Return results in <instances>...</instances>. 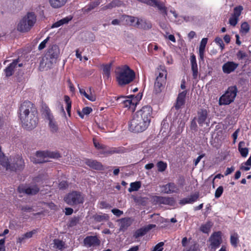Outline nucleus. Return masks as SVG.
Masks as SVG:
<instances>
[{
    "label": "nucleus",
    "instance_id": "nucleus-36",
    "mask_svg": "<svg viewBox=\"0 0 251 251\" xmlns=\"http://www.w3.org/2000/svg\"><path fill=\"white\" fill-rule=\"evenodd\" d=\"M64 100L67 103L66 110L69 116H71V101L69 97L65 96Z\"/></svg>",
    "mask_w": 251,
    "mask_h": 251
},
{
    "label": "nucleus",
    "instance_id": "nucleus-20",
    "mask_svg": "<svg viewBox=\"0 0 251 251\" xmlns=\"http://www.w3.org/2000/svg\"><path fill=\"white\" fill-rule=\"evenodd\" d=\"M186 93V91H184L178 94L176 103L174 106L176 110H178L182 105L184 104Z\"/></svg>",
    "mask_w": 251,
    "mask_h": 251
},
{
    "label": "nucleus",
    "instance_id": "nucleus-38",
    "mask_svg": "<svg viewBox=\"0 0 251 251\" xmlns=\"http://www.w3.org/2000/svg\"><path fill=\"white\" fill-rule=\"evenodd\" d=\"M47 178V176L45 174H40L38 175L37 176L35 177L34 179V180L35 182L37 183H43L44 180H46Z\"/></svg>",
    "mask_w": 251,
    "mask_h": 251
},
{
    "label": "nucleus",
    "instance_id": "nucleus-44",
    "mask_svg": "<svg viewBox=\"0 0 251 251\" xmlns=\"http://www.w3.org/2000/svg\"><path fill=\"white\" fill-rule=\"evenodd\" d=\"M191 69L193 72V77L194 79H196L198 75L197 64H192Z\"/></svg>",
    "mask_w": 251,
    "mask_h": 251
},
{
    "label": "nucleus",
    "instance_id": "nucleus-24",
    "mask_svg": "<svg viewBox=\"0 0 251 251\" xmlns=\"http://www.w3.org/2000/svg\"><path fill=\"white\" fill-rule=\"evenodd\" d=\"M85 163L88 166L94 169L98 170H103V166L100 162L96 160L87 159Z\"/></svg>",
    "mask_w": 251,
    "mask_h": 251
},
{
    "label": "nucleus",
    "instance_id": "nucleus-43",
    "mask_svg": "<svg viewBox=\"0 0 251 251\" xmlns=\"http://www.w3.org/2000/svg\"><path fill=\"white\" fill-rule=\"evenodd\" d=\"M93 218L94 220L98 222H100L101 221L107 220V216L105 215L96 214L93 216Z\"/></svg>",
    "mask_w": 251,
    "mask_h": 251
},
{
    "label": "nucleus",
    "instance_id": "nucleus-37",
    "mask_svg": "<svg viewBox=\"0 0 251 251\" xmlns=\"http://www.w3.org/2000/svg\"><path fill=\"white\" fill-rule=\"evenodd\" d=\"M54 246L59 250H62L64 248L65 243L62 240L54 239Z\"/></svg>",
    "mask_w": 251,
    "mask_h": 251
},
{
    "label": "nucleus",
    "instance_id": "nucleus-52",
    "mask_svg": "<svg viewBox=\"0 0 251 251\" xmlns=\"http://www.w3.org/2000/svg\"><path fill=\"white\" fill-rule=\"evenodd\" d=\"M237 236H230V242L231 244L234 247L236 248L237 246L238 243Z\"/></svg>",
    "mask_w": 251,
    "mask_h": 251
},
{
    "label": "nucleus",
    "instance_id": "nucleus-40",
    "mask_svg": "<svg viewBox=\"0 0 251 251\" xmlns=\"http://www.w3.org/2000/svg\"><path fill=\"white\" fill-rule=\"evenodd\" d=\"M120 2L119 0H113L111 2L109 3L107 5L104 6L103 7H102L103 10H106L107 9H111L113 7H116V6L118 5V3Z\"/></svg>",
    "mask_w": 251,
    "mask_h": 251
},
{
    "label": "nucleus",
    "instance_id": "nucleus-23",
    "mask_svg": "<svg viewBox=\"0 0 251 251\" xmlns=\"http://www.w3.org/2000/svg\"><path fill=\"white\" fill-rule=\"evenodd\" d=\"M209 241L210 242L211 248L216 249L220 247L222 239L221 236H210Z\"/></svg>",
    "mask_w": 251,
    "mask_h": 251
},
{
    "label": "nucleus",
    "instance_id": "nucleus-11",
    "mask_svg": "<svg viewBox=\"0 0 251 251\" xmlns=\"http://www.w3.org/2000/svg\"><path fill=\"white\" fill-rule=\"evenodd\" d=\"M154 201L158 204H163L173 206L175 203L173 198L155 196L153 198Z\"/></svg>",
    "mask_w": 251,
    "mask_h": 251
},
{
    "label": "nucleus",
    "instance_id": "nucleus-29",
    "mask_svg": "<svg viewBox=\"0 0 251 251\" xmlns=\"http://www.w3.org/2000/svg\"><path fill=\"white\" fill-rule=\"evenodd\" d=\"M47 152H45L44 151H37L36 152V156L37 157L41 158L40 159H37L35 161V163H42L44 162H48V160L46 159L47 157L48 156Z\"/></svg>",
    "mask_w": 251,
    "mask_h": 251
},
{
    "label": "nucleus",
    "instance_id": "nucleus-57",
    "mask_svg": "<svg viewBox=\"0 0 251 251\" xmlns=\"http://www.w3.org/2000/svg\"><path fill=\"white\" fill-rule=\"evenodd\" d=\"M68 186V183L66 181H62L59 184V188L61 189H66Z\"/></svg>",
    "mask_w": 251,
    "mask_h": 251
},
{
    "label": "nucleus",
    "instance_id": "nucleus-56",
    "mask_svg": "<svg viewBox=\"0 0 251 251\" xmlns=\"http://www.w3.org/2000/svg\"><path fill=\"white\" fill-rule=\"evenodd\" d=\"M237 56L239 59H242L247 57V55L245 52H244L241 50H239L237 53Z\"/></svg>",
    "mask_w": 251,
    "mask_h": 251
},
{
    "label": "nucleus",
    "instance_id": "nucleus-30",
    "mask_svg": "<svg viewBox=\"0 0 251 251\" xmlns=\"http://www.w3.org/2000/svg\"><path fill=\"white\" fill-rule=\"evenodd\" d=\"M207 40L208 39L207 38H204L201 40L200 43V46L199 48V54L200 58L201 60L203 59L204 51L207 42Z\"/></svg>",
    "mask_w": 251,
    "mask_h": 251
},
{
    "label": "nucleus",
    "instance_id": "nucleus-22",
    "mask_svg": "<svg viewBox=\"0 0 251 251\" xmlns=\"http://www.w3.org/2000/svg\"><path fill=\"white\" fill-rule=\"evenodd\" d=\"M135 27L145 30H147L151 29L152 27V25L151 23H147L146 21H144L142 19H137V21L135 24Z\"/></svg>",
    "mask_w": 251,
    "mask_h": 251
},
{
    "label": "nucleus",
    "instance_id": "nucleus-46",
    "mask_svg": "<svg viewBox=\"0 0 251 251\" xmlns=\"http://www.w3.org/2000/svg\"><path fill=\"white\" fill-rule=\"evenodd\" d=\"M250 29V26L247 22L243 23L241 26V31L242 32L247 33L249 32Z\"/></svg>",
    "mask_w": 251,
    "mask_h": 251
},
{
    "label": "nucleus",
    "instance_id": "nucleus-19",
    "mask_svg": "<svg viewBox=\"0 0 251 251\" xmlns=\"http://www.w3.org/2000/svg\"><path fill=\"white\" fill-rule=\"evenodd\" d=\"M238 64L234 62L228 61L225 63L222 67L223 71L225 73L229 74L233 72L238 67Z\"/></svg>",
    "mask_w": 251,
    "mask_h": 251
},
{
    "label": "nucleus",
    "instance_id": "nucleus-10",
    "mask_svg": "<svg viewBox=\"0 0 251 251\" xmlns=\"http://www.w3.org/2000/svg\"><path fill=\"white\" fill-rule=\"evenodd\" d=\"M147 4L157 7L164 17L167 16V8L165 6L164 2L158 0H152L151 3L147 2Z\"/></svg>",
    "mask_w": 251,
    "mask_h": 251
},
{
    "label": "nucleus",
    "instance_id": "nucleus-50",
    "mask_svg": "<svg viewBox=\"0 0 251 251\" xmlns=\"http://www.w3.org/2000/svg\"><path fill=\"white\" fill-rule=\"evenodd\" d=\"M164 244V243L163 242H160L158 243L154 246L153 250L152 251H159L160 250L161 251H162L163 249V246Z\"/></svg>",
    "mask_w": 251,
    "mask_h": 251
},
{
    "label": "nucleus",
    "instance_id": "nucleus-26",
    "mask_svg": "<svg viewBox=\"0 0 251 251\" xmlns=\"http://www.w3.org/2000/svg\"><path fill=\"white\" fill-rule=\"evenodd\" d=\"M156 227L155 225L150 224L140 229L137 230L136 231L135 235H144L147 234V232L153 228Z\"/></svg>",
    "mask_w": 251,
    "mask_h": 251
},
{
    "label": "nucleus",
    "instance_id": "nucleus-25",
    "mask_svg": "<svg viewBox=\"0 0 251 251\" xmlns=\"http://www.w3.org/2000/svg\"><path fill=\"white\" fill-rule=\"evenodd\" d=\"M199 197V193L198 192L195 193L194 194L192 195L190 197L184 198L181 200L179 203L181 204H185L188 203H192L197 201Z\"/></svg>",
    "mask_w": 251,
    "mask_h": 251
},
{
    "label": "nucleus",
    "instance_id": "nucleus-7",
    "mask_svg": "<svg viewBox=\"0 0 251 251\" xmlns=\"http://www.w3.org/2000/svg\"><path fill=\"white\" fill-rule=\"evenodd\" d=\"M83 196L77 191H73L64 197L65 201L70 205H75L83 202Z\"/></svg>",
    "mask_w": 251,
    "mask_h": 251
},
{
    "label": "nucleus",
    "instance_id": "nucleus-31",
    "mask_svg": "<svg viewBox=\"0 0 251 251\" xmlns=\"http://www.w3.org/2000/svg\"><path fill=\"white\" fill-rule=\"evenodd\" d=\"M68 0H50V5L55 8H60L65 4Z\"/></svg>",
    "mask_w": 251,
    "mask_h": 251
},
{
    "label": "nucleus",
    "instance_id": "nucleus-33",
    "mask_svg": "<svg viewBox=\"0 0 251 251\" xmlns=\"http://www.w3.org/2000/svg\"><path fill=\"white\" fill-rule=\"evenodd\" d=\"M130 188L128 189V191L129 192H131L132 191H136L138 190V189L141 186V183L140 181H136L134 182H132L130 184Z\"/></svg>",
    "mask_w": 251,
    "mask_h": 251
},
{
    "label": "nucleus",
    "instance_id": "nucleus-54",
    "mask_svg": "<svg viewBox=\"0 0 251 251\" xmlns=\"http://www.w3.org/2000/svg\"><path fill=\"white\" fill-rule=\"evenodd\" d=\"M49 60H50L48 57H47L46 55L43 57L40 61V67H44V66L46 65L47 64V62Z\"/></svg>",
    "mask_w": 251,
    "mask_h": 251
},
{
    "label": "nucleus",
    "instance_id": "nucleus-34",
    "mask_svg": "<svg viewBox=\"0 0 251 251\" xmlns=\"http://www.w3.org/2000/svg\"><path fill=\"white\" fill-rule=\"evenodd\" d=\"M212 226V223L211 222H208L205 224L201 226V230L204 233L208 234Z\"/></svg>",
    "mask_w": 251,
    "mask_h": 251
},
{
    "label": "nucleus",
    "instance_id": "nucleus-15",
    "mask_svg": "<svg viewBox=\"0 0 251 251\" xmlns=\"http://www.w3.org/2000/svg\"><path fill=\"white\" fill-rule=\"evenodd\" d=\"M166 82L165 79H161L160 77L156 78L154 85V92L156 94L162 92L164 88Z\"/></svg>",
    "mask_w": 251,
    "mask_h": 251
},
{
    "label": "nucleus",
    "instance_id": "nucleus-48",
    "mask_svg": "<svg viewBox=\"0 0 251 251\" xmlns=\"http://www.w3.org/2000/svg\"><path fill=\"white\" fill-rule=\"evenodd\" d=\"M223 192V186H219L217 190H216L215 193V197L216 198H218L221 197L222 193Z\"/></svg>",
    "mask_w": 251,
    "mask_h": 251
},
{
    "label": "nucleus",
    "instance_id": "nucleus-13",
    "mask_svg": "<svg viewBox=\"0 0 251 251\" xmlns=\"http://www.w3.org/2000/svg\"><path fill=\"white\" fill-rule=\"evenodd\" d=\"M18 190L20 193H25L28 195H36L39 191V188L37 185L27 187H19Z\"/></svg>",
    "mask_w": 251,
    "mask_h": 251
},
{
    "label": "nucleus",
    "instance_id": "nucleus-39",
    "mask_svg": "<svg viewBox=\"0 0 251 251\" xmlns=\"http://www.w3.org/2000/svg\"><path fill=\"white\" fill-rule=\"evenodd\" d=\"M162 72H164L165 74L164 76V74L163 72H159V75L157 76L156 78H159L161 79H165V81H166V78L167 75V71L165 70V68L164 66H160L159 68L158 69Z\"/></svg>",
    "mask_w": 251,
    "mask_h": 251
},
{
    "label": "nucleus",
    "instance_id": "nucleus-64",
    "mask_svg": "<svg viewBox=\"0 0 251 251\" xmlns=\"http://www.w3.org/2000/svg\"><path fill=\"white\" fill-rule=\"evenodd\" d=\"M234 171V168L233 167H231V168H227L226 172L225 173V175L227 176L232 173Z\"/></svg>",
    "mask_w": 251,
    "mask_h": 251
},
{
    "label": "nucleus",
    "instance_id": "nucleus-42",
    "mask_svg": "<svg viewBox=\"0 0 251 251\" xmlns=\"http://www.w3.org/2000/svg\"><path fill=\"white\" fill-rule=\"evenodd\" d=\"M243 8L242 6H239L238 7H236L234 8V13L233 14V16H234L236 18H238L240 16L241 11L243 10Z\"/></svg>",
    "mask_w": 251,
    "mask_h": 251
},
{
    "label": "nucleus",
    "instance_id": "nucleus-5",
    "mask_svg": "<svg viewBox=\"0 0 251 251\" xmlns=\"http://www.w3.org/2000/svg\"><path fill=\"white\" fill-rule=\"evenodd\" d=\"M25 161L22 156L16 155L12 158H10V161L3 162L2 166L5 168L6 170L10 171H21L25 167Z\"/></svg>",
    "mask_w": 251,
    "mask_h": 251
},
{
    "label": "nucleus",
    "instance_id": "nucleus-58",
    "mask_svg": "<svg viewBox=\"0 0 251 251\" xmlns=\"http://www.w3.org/2000/svg\"><path fill=\"white\" fill-rule=\"evenodd\" d=\"M92 111V109L89 107H85L82 109V113L84 115H88Z\"/></svg>",
    "mask_w": 251,
    "mask_h": 251
},
{
    "label": "nucleus",
    "instance_id": "nucleus-47",
    "mask_svg": "<svg viewBox=\"0 0 251 251\" xmlns=\"http://www.w3.org/2000/svg\"><path fill=\"white\" fill-rule=\"evenodd\" d=\"M79 221V217H74L70 221L69 226H74L76 225Z\"/></svg>",
    "mask_w": 251,
    "mask_h": 251
},
{
    "label": "nucleus",
    "instance_id": "nucleus-62",
    "mask_svg": "<svg viewBox=\"0 0 251 251\" xmlns=\"http://www.w3.org/2000/svg\"><path fill=\"white\" fill-rule=\"evenodd\" d=\"M4 243V239H1L0 240V251H5Z\"/></svg>",
    "mask_w": 251,
    "mask_h": 251
},
{
    "label": "nucleus",
    "instance_id": "nucleus-2",
    "mask_svg": "<svg viewBox=\"0 0 251 251\" xmlns=\"http://www.w3.org/2000/svg\"><path fill=\"white\" fill-rule=\"evenodd\" d=\"M22 126L27 130L34 128L38 124V112L35 106L29 101L23 102L19 109Z\"/></svg>",
    "mask_w": 251,
    "mask_h": 251
},
{
    "label": "nucleus",
    "instance_id": "nucleus-28",
    "mask_svg": "<svg viewBox=\"0 0 251 251\" xmlns=\"http://www.w3.org/2000/svg\"><path fill=\"white\" fill-rule=\"evenodd\" d=\"M123 18L125 21V24L129 26H135V23L136 20H137V18L127 15L123 16Z\"/></svg>",
    "mask_w": 251,
    "mask_h": 251
},
{
    "label": "nucleus",
    "instance_id": "nucleus-45",
    "mask_svg": "<svg viewBox=\"0 0 251 251\" xmlns=\"http://www.w3.org/2000/svg\"><path fill=\"white\" fill-rule=\"evenodd\" d=\"M158 170L160 172H163L165 170L167 167V164L163 161H159L157 164Z\"/></svg>",
    "mask_w": 251,
    "mask_h": 251
},
{
    "label": "nucleus",
    "instance_id": "nucleus-1",
    "mask_svg": "<svg viewBox=\"0 0 251 251\" xmlns=\"http://www.w3.org/2000/svg\"><path fill=\"white\" fill-rule=\"evenodd\" d=\"M151 113L152 108L149 105L144 106L137 111L129 123V130L135 133L145 130L151 122Z\"/></svg>",
    "mask_w": 251,
    "mask_h": 251
},
{
    "label": "nucleus",
    "instance_id": "nucleus-27",
    "mask_svg": "<svg viewBox=\"0 0 251 251\" xmlns=\"http://www.w3.org/2000/svg\"><path fill=\"white\" fill-rule=\"evenodd\" d=\"M142 97V95H138L136 97H135V100H124L123 102L126 107H128L129 108L131 107V105L134 106L135 105H136L137 102L139 101Z\"/></svg>",
    "mask_w": 251,
    "mask_h": 251
},
{
    "label": "nucleus",
    "instance_id": "nucleus-35",
    "mask_svg": "<svg viewBox=\"0 0 251 251\" xmlns=\"http://www.w3.org/2000/svg\"><path fill=\"white\" fill-rule=\"evenodd\" d=\"M111 66L112 63H110L109 64H105L103 65V72L107 78H108L110 75V70Z\"/></svg>",
    "mask_w": 251,
    "mask_h": 251
},
{
    "label": "nucleus",
    "instance_id": "nucleus-41",
    "mask_svg": "<svg viewBox=\"0 0 251 251\" xmlns=\"http://www.w3.org/2000/svg\"><path fill=\"white\" fill-rule=\"evenodd\" d=\"M101 151L100 152V154H104L105 155H108L110 154H112L114 153V151L110 150L109 148H107L104 145V148L100 149Z\"/></svg>",
    "mask_w": 251,
    "mask_h": 251
},
{
    "label": "nucleus",
    "instance_id": "nucleus-3",
    "mask_svg": "<svg viewBox=\"0 0 251 251\" xmlns=\"http://www.w3.org/2000/svg\"><path fill=\"white\" fill-rule=\"evenodd\" d=\"M115 74L117 81L119 85L121 86L130 83L135 77L134 72L127 65L117 67Z\"/></svg>",
    "mask_w": 251,
    "mask_h": 251
},
{
    "label": "nucleus",
    "instance_id": "nucleus-59",
    "mask_svg": "<svg viewBox=\"0 0 251 251\" xmlns=\"http://www.w3.org/2000/svg\"><path fill=\"white\" fill-rule=\"evenodd\" d=\"M39 233V230L38 229H33L32 231L27 232L24 234V235H32L33 234Z\"/></svg>",
    "mask_w": 251,
    "mask_h": 251
},
{
    "label": "nucleus",
    "instance_id": "nucleus-63",
    "mask_svg": "<svg viewBox=\"0 0 251 251\" xmlns=\"http://www.w3.org/2000/svg\"><path fill=\"white\" fill-rule=\"evenodd\" d=\"M21 209L24 212H30L32 210V208L28 206H22Z\"/></svg>",
    "mask_w": 251,
    "mask_h": 251
},
{
    "label": "nucleus",
    "instance_id": "nucleus-14",
    "mask_svg": "<svg viewBox=\"0 0 251 251\" xmlns=\"http://www.w3.org/2000/svg\"><path fill=\"white\" fill-rule=\"evenodd\" d=\"M84 244L87 247H96L100 244L98 236H86L84 240Z\"/></svg>",
    "mask_w": 251,
    "mask_h": 251
},
{
    "label": "nucleus",
    "instance_id": "nucleus-18",
    "mask_svg": "<svg viewBox=\"0 0 251 251\" xmlns=\"http://www.w3.org/2000/svg\"><path fill=\"white\" fill-rule=\"evenodd\" d=\"M207 116L208 112L206 109H201L198 111L197 121L200 126L206 123Z\"/></svg>",
    "mask_w": 251,
    "mask_h": 251
},
{
    "label": "nucleus",
    "instance_id": "nucleus-21",
    "mask_svg": "<svg viewBox=\"0 0 251 251\" xmlns=\"http://www.w3.org/2000/svg\"><path fill=\"white\" fill-rule=\"evenodd\" d=\"M132 223L130 218H125L119 220L120 230L124 231Z\"/></svg>",
    "mask_w": 251,
    "mask_h": 251
},
{
    "label": "nucleus",
    "instance_id": "nucleus-51",
    "mask_svg": "<svg viewBox=\"0 0 251 251\" xmlns=\"http://www.w3.org/2000/svg\"><path fill=\"white\" fill-rule=\"evenodd\" d=\"M238 20V18H236V17L232 16V17L230 18V19L229 20V23L230 24V25H231L233 26H235L236 25V24H237Z\"/></svg>",
    "mask_w": 251,
    "mask_h": 251
},
{
    "label": "nucleus",
    "instance_id": "nucleus-16",
    "mask_svg": "<svg viewBox=\"0 0 251 251\" xmlns=\"http://www.w3.org/2000/svg\"><path fill=\"white\" fill-rule=\"evenodd\" d=\"M20 62L19 58H17L13 61V62L6 67L4 71L6 77H9L13 75L14 72V69L17 66L18 63Z\"/></svg>",
    "mask_w": 251,
    "mask_h": 251
},
{
    "label": "nucleus",
    "instance_id": "nucleus-53",
    "mask_svg": "<svg viewBox=\"0 0 251 251\" xmlns=\"http://www.w3.org/2000/svg\"><path fill=\"white\" fill-rule=\"evenodd\" d=\"M215 41L216 43L220 45L222 50H223L224 49L225 45L223 43L222 39L221 38L219 37H216L215 39Z\"/></svg>",
    "mask_w": 251,
    "mask_h": 251
},
{
    "label": "nucleus",
    "instance_id": "nucleus-9",
    "mask_svg": "<svg viewBox=\"0 0 251 251\" xmlns=\"http://www.w3.org/2000/svg\"><path fill=\"white\" fill-rule=\"evenodd\" d=\"M45 116L49 122V125L51 131L52 132H56L58 130L57 125L48 108L45 110Z\"/></svg>",
    "mask_w": 251,
    "mask_h": 251
},
{
    "label": "nucleus",
    "instance_id": "nucleus-55",
    "mask_svg": "<svg viewBox=\"0 0 251 251\" xmlns=\"http://www.w3.org/2000/svg\"><path fill=\"white\" fill-rule=\"evenodd\" d=\"M112 212L117 217H120L123 214V212L122 211L116 208L113 209L112 210Z\"/></svg>",
    "mask_w": 251,
    "mask_h": 251
},
{
    "label": "nucleus",
    "instance_id": "nucleus-49",
    "mask_svg": "<svg viewBox=\"0 0 251 251\" xmlns=\"http://www.w3.org/2000/svg\"><path fill=\"white\" fill-rule=\"evenodd\" d=\"M48 157L53 158H58L60 157V154L57 152H47Z\"/></svg>",
    "mask_w": 251,
    "mask_h": 251
},
{
    "label": "nucleus",
    "instance_id": "nucleus-32",
    "mask_svg": "<svg viewBox=\"0 0 251 251\" xmlns=\"http://www.w3.org/2000/svg\"><path fill=\"white\" fill-rule=\"evenodd\" d=\"M245 144V143L244 141H241L239 142L238 145V150L241 155L244 157H246L249 152L248 148L246 147H244Z\"/></svg>",
    "mask_w": 251,
    "mask_h": 251
},
{
    "label": "nucleus",
    "instance_id": "nucleus-4",
    "mask_svg": "<svg viewBox=\"0 0 251 251\" xmlns=\"http://www.w3.org/2000/svg\"><path fill=\"white\" fill-rule=\"evenodd\" d=\"M36 22V17L33 12H28L20 21L17 29L23 32H27L31 29Z\"/></svg>",
    "mask_w": 251,
    "mask_h": 251
},
{
    "label": "nucleus",
    "instance_id": "nucleus-8",
    "mask_svg": "<svg viewBox=\"0 0 251 251\" xmlns=\"http://www.w3.org/2000/svg\"><path fill=\"white\" fill-rule=\"evenodd\" d=\"M190 237L189 240L187 237H184L182 240V246L185 248L183 251H198L199 248V245L196 241H191Z\"/></svg>",
    "mask_w": 251,
    "mask_h": 251
},
{
    "label": "nucleus",
    "instance_id": "nucleus-60",
    "mask_svg": "<svg viewBox=\"0 0 251 251\" xmlns=\"http://www.w3.org/2000/svg\"><path fill=\"white\" fill-rule=\"evenodd\" d=\"M93 142H94V145L96 148L99 149H101L104 148L103 145L100 144L99 142H98L94 139H93Z\"/></svg>",
    "mask_w": 251,
    "mask_h": 251
},
{
    "label": "nucleus",
    "instance_id": "nucleus-17",
    "mask_svg": "<svg viewBox=\"0 0 251 251\" xmlns=\"http://www.w3.org/2000/svg\"><path fill=\"white\" fill-rule=\"evenodd\" d=\"M162 188H163L162 192L165 194L177 193L179 191L178 188L174 183H168L163 185Z\"/></svg>",
    "mask_w": 251,
    "mask_h": 251
},
{
    "label": "nucleus",
    "instance_id": "nucleus-61",
    "mask_svg": "<svg viewBox=\"0 0 251 251\" xmlns=\"http://www.w3.org/2000/svg\"><path fill=\"white\" fill-rule=\"evenodd\" d=\"M99 3L98 2H94L91 4H90L88 8L87 9V11H90L91 10L93 9L94 8H95L96 6H97L99 5Z\"/></svg>",
    "mask_w": 251,
    "mask_h": 251
},
{
    "label": "nucleus",
    "instance_id": "nucleus-6",
    "mask_svg": "<svg viewBox=\"0 0 251 251\" xmlns=\"http://www.w3.org/2000/svg\"><path fill=\"white\" fill-rule=\"evenodd\" d=\"M237 93V88L236 86L229 87L225 94L222 95L219 99L220 105H227L232 102Z\"/></svg>",
    "mask_w": 251,
    "mask_h": 251
},
{
    "label": "nucleus",
    "instance_id": "nucleus-12",
    "mask_svg": "<svg viewBox=\"0 0 251 251\" xmlns=\"http://www.w3.org/2000/svg\"><path fill=\"white\" fill-rule=\"evenodd\" d=\"M60 50L59 47L56 45H53L49 47L48 50L46 54L47 57L50 60L56 59L59 56Z\"/></svg>",
    "mask_w": 251,
    "mask_h": 251
}]
</instances>
